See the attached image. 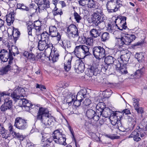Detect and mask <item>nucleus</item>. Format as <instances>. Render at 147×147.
<instances>
[{
    "mask_svg": "<svg viewBox=\"0 0 147 147\" xmlns=\"http://www.w3.org/2000/svg\"><path fill=\"white\" fill-rule=\"evenodd\" d=\"M37 47L38 49L40 51L45 50V53H47L48 50L50 53L49 59H51L53 62L57 61L58 59L59 56L58 51L55 49L53 48V45L50 42L46 40H39Z\"/></svg>",
    "mask_w": 147,
    "mask_h": 147,
    "instance_id": "1",
    "label": "nucleus"
},
{
    "mask_svg": "<svg viewBox=\"0 0 147 147\" xmlns=\"http://www.w3.org/2000/svg\"><path fill=\"white\" fill-rule=\"evenodd\" d=\"M38 111L36 113V119L42 123V125L45 126L49 125L51 124L52 119L53 117L49 113L48 109L46 107L40 106L37 105Z\"/></svg>",
    "mask_w": 147,
    "mask_h": 147,
    "instance_id": "2",
    "label": "nucleus"
},
{
    "mask_svg": "<svg viewBox=\"0 0 147 147\" xmlns=\"http://www.w3.org/2000/svg\"><path fill=\"white\" fill-rule=\"evenodd\" d=\"M10 93L7 91L0 92V103L3 102L4 103L0 108L1 111L11 110L12 107V100L9 97Z\"/></svg>",
    "mask_w": 147,
    "mask_h": 147,
    "instance_id": "3",
    "label": "nucleus"
},
{
    "mask_svg": "<svg viewBox=\"0 0 147 147\" xmlns=\"http://www.w3.org/2000/svg\"><path fill=\"white\" fill-rule=\"evenodd\" d=\"M79 33L78 28L74 24L70 25L67 28V34L70 39H75L78 37V41L82 43H85L86 38L84 36H79Z\"/></svg>",
    "mask_w": 147,
    "mask_h": 147,
    "instance_id": "4",
    "label": "nucleus"
},
{
    "mask_svg": "<svg viewBox=\"0 0 147 147\" xmlns=\"http://www.w3.org/2000/svg\"><path fill=\"white\" fill-rule=\"evenodd\" d=\"M90 47L84 45L76 46L74 52L79 59H83L86 56L91 55L89 51Z\"/></svg>",
    "mask_w": 147,
    "mask_h": 147,
    "instance_id": "5",
    "label": "nucleus"
},
{
    "mask_svg": "<svg viewBox=\"0 0 147 147\" xmlns=\"http://www.w3.org/2000/svg\"><path fill=\"white\" fill-rule=\"evenodd\" d=\"M102 13V10L98 9L97 11L92 15V17L88 19V22L92 23L94 26H98L99 24L103 22L105 20V18Z\"/></svg>",
    "mask_w": 147,
    "mask_h": 147,
    "instance_id": "6",
    "label": "nucleus"
},
{
    "mask_svg": "<svg viewBox=\"0 0 147 147\" xmlns=\"http://www.w3.org/2000/svg\"><path fill=\"white\" fill-rule=\"evenodd\" d=\"M122 6V2L120 0H108L106 5L107 11L109 13L116 12Z\"/></svg>",
    "mask_w": 147,
    "mask_h": 147,
    "instance_id": "7",
    "label": "nucleus"
},
{
    "mask_svg": "<svg viewBox=\"0 0 147 147\" xmlns=\"http://www.w3.org/2000/svg\"><path fill=\"white\" fill-rule=\"evenodd\" d=\"M53 137L55 143L65 146L67 144L66 135L62 129H57L55 130L53 133Z\"/></svg>",
    "mask_w": 147,
    "mask_h": 147,
    "instance_id": "8",
    "label": "nucleus"
},
{
    "mask_svg": "<svg viewBox=\"0 0 147 147\" xmlns=\"http://www.w3.org/2000/svg\"><path fill=\"white\" fill-rule=\"evenodd\" d=\"M0 58L3 62H6L8 61L9 62L11 60L13 62V58L10 49H9V52L4 49L1 50L0 52Z\"/></svg>",
    "mask_w": 147,
    "mask_h": 147,
    "instance_id": "9",
    "label": "nucleus"
},
{
    "mask_svg": "<svg viewBox=\"0 0 147 147\" xmlns=\"http://www.w3.org/2000/svg\"><path fill=\"white\" fill-rule=\"evenodd\" d=\"M92 53L94 57L98 59L104 57L105 55V49L100 46L94 47L92 49Z\"/></svg>",
    "mask_w": 147,
    "mask_h": 147,
    "instance_id": "10",
    "label": "nucleus"
},
{
    "mask_svg": "<svg viewBox=\"0 0 147 147\" xmlns=\"http://www.w3.org/2000/svg\"><path fill=\"white\" fill-rule=\"evenodd\" d=\"M14 126L18 129H24L28 126L27 120L20 117H17L15 119Z\"/></svg>",
    "mask_w": 147,
    "mask_h": 147,
    "instance_id": "11",
    "label": "nucleus"
},
{
    "mask_svg": "<svg viewBox=\"0 0 147 147\" xmlns=\"http://www.w3.org/2000/svg\"><path fill=\"white\" fill-rule=\"evenodd\" d=\"M127 18L125 16H121L120 18L117 17L115 20V23L116 24L117 28L122 30L126 29L127 28L126 25V20Z\"/></svg>",
    "mask_w": 147,
    "mask_h": 147,
    "instance_id": "12",
    "label": "nucleus"
},
{
    "mask_svg": "<svg viewBox=\"0 0 147 147\" xmlns=\"http://www.w3.org/2000/svg\"><path fill=\"white\" fill-rule=\"evenodd\" d=\"M136 38V36L134 35L125 34L124 36L119 39L121 42L120 44L122 45H129Z\"/></svg>",
    "mask_w": 147,
    "mask_h": 147,
    "instance_id": "13",
    "label": "nucleus"
},
{
    "mask_svg": "<svg viewBox=\"0 0 147 147\" xmlns=\"http://www.w3.org/2000/svg\"><path fill=\"white\" fill-rule=\"evenodd\" d=\"M49 30V35L52 37H55L57 41L59 42L61 40L62 34L58 32L55 26H50Z\"/></svg>",
    "mask_w": 147,
    "mask_h": 147,
    "instance_id": "14",
    "label": "nucleus"
},
{
    "mask_svg": "<svg viewBox=\"0 0 147 147\" xmlns=\"http://www.w3.org/2000/svg\"><path fill=\"white\" fill-rule=\"evenodd\" d=\"M86 115L88 118L92 119L95 121V123H91L92 125L96 126L97 125L96 123L99 120L100 117L98 115H97L96 112L92 109H88L87 111Z\"/></svg>",
    "mask_w": 147,
    "mask_h": 147,
    "instance_id": "15",
    "label": "nucleus"
},
{
    "mask_svg": "<svg viewBox=\"0 0 147 147\" xmlns=\"http://www.w3.org/2000/svg\"><path fill=\"white\" fill-rule=\"evenodd\" d=\"M38 6L39 10H42L50 7L49 0H35Z\"/></svg>",
    "mask_w": 147,
    "mask_h": 147,
    "instance_id": "16",
    "label": "nucleus"
},
{
    "mask_svg": "<svg viewBox=\"0 0 147 147\" xmlns=\"http://www.w3.org/2000/svg\"><path fill=\"white\" fill-rule=\"evenodd\" d=\"M89 77H92V76H97L99 74L100 70L98 69V66L95 64H93L92 65L89 66L88 69Z\"/></svg>",
    "mask_w": 147,
    "mask_h": 147,
    "instance_id": "17",
    "label": "nucleus"
},
{
    "mask_svg": "<svg viewBox=\"0 0 147 147\" xmlns=\"http://www.w3.org/2000/svg\"><path fill=\"white\" fill-rule=\"evenodd\" d=\"M74 68L77 73H82L84 70V63L81 59L76 60Z\"/></svg>",
    "mask_w": 147,
    "mask_h": 147,
    "instance_id": "18",
    "label": "nucleus"
},
{
    "mask_svg": "<svg viewBox=\"0 0 147 147\" xmlns=\"http://www.w3.org/2000/svg\"><path fill=\"white\" fill-rule=\"evenodd\" d=\"M15 65L16 64L13 62L11 60L9 61L8 65L2 67L0 70V75H3L7 74L8 72L12 69L13 66Z\"/></svg>",
    "mask_w": 147,
    "mask_h": 147,
    "instance_id": "19",
    "label": "nucleus"
},
{
    "mask_svg": "<svg viewBox=\"0 0 147 147\" xmlns=\"http://www.w3.org/2000/svg\"><path fill=\"white\" fill-rule=\"evenodd\" d=\"M18 105L21 107H27L30 109L33 108V105L28 100L25 98H21L19 100Z\"/></svg>",
    "mask_w": 147,
    "mask_h": 147,
    "instance_id": "20",
    "label": "nucleus"
},
{
    "mask_svg": "<svg viewBox=\"0 0 147 147\" xmlns=\"http://www.w3.org/2000/svg\"><path fill=\"white\" fill-rule=\"evenodd\" d=\"M116 64H114V67L118 72L122 74H126L127 73L126 70V65L120 64L119 61H116Z\"/></svg>",
    "mask_w": 147,
    "mask_h": 147,
    "instance_id": "21",
    "label": "nucleus"
},
{
    "mask_svg": "<svg viewBox=\"0 0 147 147\" xmlns=\"http://www.w3.org/2000/svg\"><path fill=\"white\" fill-rule=\"evenodd\" d=\"M101 111H100V115L105 118L110 117L112 115L113 113L114 112L110 108H104V107L101 109Z\"/></svg>",
    "mask_w": 147,
    "mask_h": 147,
    "instance_id": "22",
    "label": "nucleus"
},
{
    "mask_svg": "<svg viewBox=\"0 0 147 147\" xmlns=\"http://www.w3.org/2000/svg\"><path fill=\"white\" fill-rule=\"evenodd\" d=\"M130 57V54L129 53H126L125 54L121 55L119 60L120 64H123L124 65L128 63Z\"/></svg>",
    "mask_w": 147,
    "mask_h": 147,
    "instance_id": "23",
    "label": "nucleus"
},
{
    "mask_svg": "<svg viewBox=\"0 0 147 147\" xmlns=\"http://www.w3.org/2000/svg\"><path fill=\"white\" fill-rule=\"evenodd\" d=\"M6 21L7 25L8 26L11 25L14 20V15L13 12H11L6 16Z\"/></svg>",
    "mask_w": 147,
    "mask_h": 147,
    "instance_id": "24",
    "label": "nucleus"
},
{
    "mask_svg": "<svg viewBox=\"0 0 147 147\" xmlns=\"http://www.w3.org/2000/svg\"><path fill=\"white\" fill-rule=\"evenodd\" d=\"M117 60L113 57L109 55L107 56L105 58V64H113L114 65L115 64H116V62Z\"/></svg>",
    "mask_w": 147,
    "mask_h": 147,
    "instance_id": "25",
    "label": "nucleus"
},
{
    "mask_svg": "<svg viewBox=\"0 0 147 147\" xmlns=\"http://www.w3.org/2000/svg\"><path fill=\"white\" fill-rule=\"evenodd\" d=\"M75 95L71 93H69L67 96L66 101L69 105L71 104V102H73L76 98Z\"/></svg>",
    "mask_w": 147,
    "mask_h": 147,
    "instance_id": "26",
    "label": "nucleus"
},
{
    "mask_svg": "<svg viewBox=\"0 0 147 147\" xmlns=\"http://www.w3.org/2000/svg\"><path fill=\"white\" fill-rule=\"evenodd\" d=\"M112 64H105L101 68V70L102 72H106L108 71H112L113 67H112ZM113 67L114 66H113Z\"/></svg>",
    "mask_w": 147,
    "mask_h": 147,
    "instance_id": "27",
    "label": "nucleus"
},
{
    "mask_svg": "<svg viewBox=\"0 0 147 147\" xmlns=\"http://www.w3.org/2000/svg\"><path fill=\"white\" fill-rule=\"evenodd\" d=\"M139 133L137 131L134 130L129 135V138H133L135 141L137 142L141 140L140 138L139 137Z\"/></svg>",
    "mask_w": 147,
    "mask_h": 147,
    "instance_id": "28",
    "label": "nucleus"
},
{
    "mask_svg": "<svg viewBox=\"0 0 147 147\" xmlns=\"http://www.w3.org/2000/svg\"><path fill=\"white\" fill-rule=\"evenodd\" d=\"M20 34V32L18 31V29L13 28L12 36L15 42L18 39Z\"/></svg>",
    "mask_w": 147,
    "mask_h": 147,
    "instance_id": "29",
    "label": "nucleus"
},
{
    "mask_svg": "<svg viewBox=\"0 0 147 147\" xmlns=\"http://www.w3.org/2000/svg\"><path fill=\"white\" fill-rule=\"evenodd\" d=\"M72 57L71 56L66 62H65L64 64V68L66 71H68L71 69V61L72 60Z\"/></svg>",
    "mask_w": 147,
    "mask_h": 147,
    "instance_id": "30",
    "label": "nucleus"
},
{
    "mask_svg": "<svg viewBox=\"0 0 147 147\" xmlns=\"http://www.w3.org/2000/svg\"><path fill=\"white\" fill-rule=\"evenodd\" d=\"M101 31L100 30L92 29L90 31L91 36L94 38H96L100 35Z\"/></svg>",
    "mask_w": 147,
    "mask_h": 147,
    "instance_id": "31",
    "label": "nucleus"
},
{
    "mask_svg": "<svg viewBox=\"0 0 147 147\" xmlns=\"http://www.w3.org/2000/svg\"><path fill=\"white\" fill-rule=\"evenodd\" d=\"M39 24H40V22L39 21H35L34 22V24L33 25V28H34L36 31V34L39 35L40 33V31L41 30V26L39 25Z\"/></svg>",
    "mask_w": 147,
    "mask_h": 147,
    "instance_id": "32",
    "label": "nucleus"
},
{
    "mask_svg": "<svg viewBox=\"0 0 147 147\" xmlns=\"http://www.w3.org/2000/svg\"><path fill=\"white\" fill-rule=\"evenodd\" d=\"M96 1L93 0H88V1H87L86 7L90 9L96 8Z\"/></svg>",
    "mask_w": 147,
    "mask_h": 147,
    "instance_id": "33",
    "label": "nucleus"
},
{
    "mask_svg": "<svg viewBox=\"0 0 147 147\" xmlns=\"http://www.w3.org/2000/svg\"><path fill=\"white\" fill-rule=\"evenodd\" d=\"M49 34L46 31H44L40 34V40L50 42L49 37Z\"/></svg>",
    "mask_w": 147,
    "mask_h": 147,
    "instance_id": "34",
    "label": "nucleus"
},
{
    "mask_svg": "<svg viewBox=\"0 0 147 147\" xmlns=\"http://www.w3.org/2000/svg\"><path fill=\"white\" fill-rule=\"evenodd\" d=\"M83 99V98H78V97L76 96L75 100L73 102L74 105L76 108L80 106L81 102L82 101Z\"/></svg>",
    "mask_w": 147,
    "mask_h": 147,
    "instance_id": "35",
    "label": "nucleus"
},
{
    "mask_svg": "<svg viewBox=\"0 0 147 147\" xmlns=\"http://www.w3.org/2000/svg\"><path fill=\"white\" fill-rule=\"evenodd\" d=\"M86 89H82L79 92L77 95V96L78 97V98L81 97V98H85L86 97Z\"/></svg>",
    "mask_w": 147,
    "mask_h": 147,
    "instance_id": "36",
    "label": "nucleus"
},
{
    "mask_svg": "<svg viewBox=\"0 0 147 147\" xmlns=\"http://www.w3.org/2000/svg\"><path fill=\"white\" fill-rule=\"evenodd\" d=\"M25 54H28L27 58L30 60V61L33 62L35 61L36 59L35 55L32 53H29L27 52H25L24 55L26 56V55Z\"/></svg>",
    "mask_w": 147,
    "mask_h": 147,
    "instance_id": "37",
    "label": "nucleus"
},
{
    "mask_svg": "<svg viewBox=\"0 0 147 147\" xmlns=\"http://www.w3.org/2000/svg\"><path fill=\"white\" fill-rule=\"evenodd\" d=\"M17 8L18 9H21L24 11H28L29 10V8L23 3H17Z\"/></svg>",
    "mask_w": 147,
    "mask_h": 147,
    "instance_id": "38",
    "label": "nucleus"
},
{
    "mask_svg": "<svg viewBox=\"0 0 147 147\" xmlns=\"http://www.w3.org/2000/svg\"><path fill=\"white\" fill-rule=\"evenodd\" d=\"M135 57L139 62H142L144 60V57L142 53H136Z\"/></svg>",
    "mask_w": 147,
    "mask_h": 147,
    "instance_id": "39",
    "label": "nucleus"
},
{
    "mask_svg": "<svg viewBox=\"0 0 147 147\" xmlns=\"http://www.w3.org/2000/svg\"><path fill=\"white\" fill-rule=\"evenodd\" d=\"M109 34L108 32H104L102 33L101 36V40L105 42L108 40L109 38Z\"/></svg>",
    "mask_w": 147,
    "mask_h": 147,
    "instance_id": "40",
    "label": "nucleus"
},
{
    "mask_svg": "<svg viewBox=\"0 0 147 147\" xmlns=\"http://www.w3.org/2000/svg\"><path fill=\"white\" fill-rule=\"evenodd\" d=\"M53 13L54 16L58 15H59L61 16L63 13L61 9L57 8L56 6H55L54 10L53 11Z\"/></svg>",
    "mask_w": 147,
    "mask_h": 147,
    "instance_id": "41",
    "label": "nucleus"
},
{
    "mask_svg": "<svg viewBox=\"0 0 147 147\" xmlns=\"http://www.w3.org/2000/svg\"><path fill=\"white\" fill-rule=\"evenodd\" d=\"M32 24L28 25L27 27V31L28 33L29 38L32 37L33 36L32 33V30L34 26H33L32 23Z\"/></svg>",
    "mask_w": 147,
    "mask_h": 147,
    "instance_id": "42",
    "label": "nucleus"
},
{
    "mask_svg": "<svg viewBox=\"0 0 147 147\" xmlns=\"http://www.w3.org/2000/svg\"><path fill=\"white\" fill-rule=\"evenodd\" d=\"M18 90L16 89L11 94V96L13 98L19 100L20 98V95L18 93Z\"/></svg>",
    "mask_w": 147,
    "mask_h": 147,
    "instance_id": "43",
    "label": "nucleus"
},
{
    "mask_svg": "<svg viewBox=\"0 0 147 147\" xmlns=\"http://www.w3.org/2000/svg\"><path fill=\"white\" fill-rule=\"evenodd\" d=\"M16 90H17L19 94L20 95V97L24 96L25 92V90L21 87L18 86L17 88H15Z\"/></svg>",
    "mask_w": 147,
    "mask_h": 147,
    "instance_id": "44",
    "label": "nucleus"
},
{
    "mask_svg": "<svg viewBox=\"0 0 147 147\" xmlns=\"http://www.w3.org/2000/svg\"><path fill=\"white\" fill-rule=\"evenodd\" d=\"M52 141V139H44L41 140V144L43 146H45L48 145Z\"/></svg>",
    "mask_w": 147,
    "mask_h": 147,
    "instance_id": "45",
    "label": "nucleus"
},
{
    "mask_svg": "<svg viewBox=\"0 0 147 147\" xmlns=\"http://www.w3.org/2000/svg\"><path fill=\"white\" fill-rule=\"evenodd\" d=\"M117 29V28L116 24L115 25H113V24L109 25V27L108 28V29L109 31L110 32H114L115 30H116Z\"/></svg>",
    "mask_w": 147,
    "mask_h": 147,
    "instance_id": "46",
    "label": "nucleus"
},
{
    "mask_svg": "<svg viewBox=\"0 0 147 147\" xmlns=\"http://www.w3.org/2000/svg\"><path fill=\"white\" fill-rule=\"evenodd\" d=\"M74 18L77 23H80V20L82 19V17L76 11H74Z\"/></svg>",
    "mask_w": 147,
    "mask_h": 147,
    "instance_id": "47",
    "label": "nucleus"
},
{
    "mask_svg": "<svg viewBox=\"0 0 147 147\" xmlns=\"http://www.w3.org/2000/svg\"><path fill=\"white\" fill-rule=\"evenodd\" d=\"M93 41L91 37L87 38H86L85 43L87 45L92 46V45Z\"/></svg>",
    "mask_w": 147,
    "mask_h": 147,
    "instance_id": "48",
    "label": "nucleus"
},
{
    "mask_svg": "<svg viewBox=\"0 0 147 147\" xmlns=\"http://www.w3.org/2000/svg\"><path fill=\"white\" fill-rule=\"evenodd\" d=\"M41 135L42 136V139H52L50 138L49 134L46 133H41Z\"/></svg>",
    "mask_w": 147,
    "mask_h": 147,
    "instance_id": "49",
    "label": "nucleus"
},
{
    "mask_svg": "<svg viewBox=\"0 0 147 147\" xmlns=\"http://www.w3.org/2000/svg\"><path fill=\"white\" fill-rule=\"evenodd\" d=\"M117 114L114 112V113H113L112 115L110 116V120H116V121H119V120H118V119L117 118Z\"/></svg>",
    "mask_w": 147,
    "mask_h": 147,
    "instance_id": "50",
    "label": "nucleus"
},
{
    "mask_svg": "<svg viewBox=\"0 0 147 147\" xmlns=\"http://www.w3.org/2000/svg\"><path fill=\"white\" fill-rule=\"evenodd\" d=\"M134 109L138 114H142L144 113V109L142 107H139V106H138L137 107L135 108Z\"/></svg>",
    "mask_w": 147,
    "mask_h": 147,
    "instance_id": "51",
    "label": "nucleus"
},
{
    "mask_svg": "<svg viewBox=\"0 0 147 147\" xmlns=\"http://www.w3.org/2000/svg\"><path fill=\"white\" fill-rule=\"evenodd\" d=\"M68 129H69L71 133L72 136H73V137L74 138V141H75V146L76 147H77V142H76V140L75 139V138H74V131L73 129L71 128V126L69 125H68Z\"/></svg>",
    "mask_w": 147,
    "mask_h": 147,
    "instance_id": "52",
    "label": "nucleus"
},
{
    "mask_svg": "<svg viewBox=\"0 0 147 147\" xmlns=\"http://www.w3.org/2000/svg\"><path fill=\"white\" fill-rule=\"evenodd\" d=\"M1 134L3 138H5V139L7 138L8 137L10 136V134H9L8 131L4 130V132H2Z\"/></svg>",
    "mask_w": 147,
    "mask_h": 147,
    "instance_id": "53",
    "label": "nucleus"
},
{
    "mask_svg": "<svg viewBox=\"0 0 147 147\" xmlns=\"http://www.w3.org/2000/svg\"><path fill=\"white\" fill-rule=\"evenodd\" d=\"M14 49L12 48L11 51L12 54H13L14 56H15L16 54H19V52L18 48L16 47H14Z\"/></svg>",
    "mask_w": 147,
    "mask_h": 147,
    "instance_id": "54",
    "label": "nucleus"
},
{
    "mask_svg": "<svg viewBox=\"0 0 147 147\" xmlns=\"http://www.w3.org/2000/svg\"><path fill=\"white\" fill-rule=\"evenodd\" d=\"M65 43L66 44V47L67 48L70 47H71V45L69 42L67 41H63L62 42V46L64 48H66V45H65Z\"/></svg>",
    "mask_w": 147,
    "mask_h": 147,
    "instance_id": "55",
    "label": "nucleus"
},
{
    "mask_svg": "<svg viewBox=\"0 0 147 147\" xmlns=\"http://www.w3.org/2000/svg\"><path fill=\"white\" fill-rule=\"evenodd\" d=\"M9 134L11 135L12 137L14 138L16 132L13 130V127L12 126H10L9 127Z\"/></svg>",
    "mask_w": 147,
    "mask_h": 147,
    "instance_id": "56",
    "label": "nucleus"
},
{
    "mask_svg": "<svg viewBox=\"0 0 147 147\" xmlns=\"http://www.w3.org/2000/svg\"><path fill=\"white\" fill-rule=\"evenodd\" d=\"M87 1L88 0H80L79 1V3L80 5L82 6L86 7Z\"/></svg>",
    "mask_w": 147,
    "mask_h": 147,
    "instance_id": "57",
    "label": "nucleus"
},
{
    "mask_svg": "<svg viewBox=\"0 0 147 147\" xmlns=\"http://www.w3.org/2000/svg\"><path fill=\"white\" fill-rule=\"evenodd\" d=\"M133 105L134 106V108L139 106V105L138 102V100L134 98H133Z\"/></svg>",
    "mask_w": 147,
    "mask_h": 147,
    "instance_id": "58",
    "label": "nucleus"
},
{
    "mask_svg": "<svg viewBox=\"0 0 147 147\" xmlns=\"http://www.w3.org/2000/svg\"><path fill=\"white\" fill-rule=\"evenodd\" d=\"M144 44V41H139L137 43H136L132 45V47L135 48L137 46H141Z\"/></svg>",
    "mask_w": 147,
    "mask_h": 147,
    "instance_id": "59",
    "label": "nucleus"
},
{
    "mask_svg": "<svg viewBox=\"0 0 147 147\" xmlns=\"http://www.w3.org/2000/svg\"><path fill=\"white\" fill-rule=\"evenodd\" d=\"M91 103V101L89 98L86 99L83 102V104L85 106L89 105Z\"/></svg>",
    "mask_w": 147,
    "mask_h": 147,
    "instance_id": "60",
    "label": "nucleus"
},
{
    "mask_svg": "<svg viewBox=\"0 0 147 147\" xmlns=\"http://www.w3.org/2000/svg\"><path fill=\"white\" fill-rule=\"evenodd\" d=\"M111 121V123L113 125H117V126H118V125H120V121L119 120V121L115 120H110Z\"/></svg>",
    "mask_w": 147,
    "mask_h": 147,
    "instance_id": "61",
    "label": "nucleus"
},
{
    "mask_svg": "<svg viewBox=\"0 0 147 147\" xmlns=\"http://www.w3.org/2000/svg\"><path fill=\"white\" fill-rule=\"evenodd\" d=\"M129 120H130L131 122H132V127H134L136 123V119L135 118H133L131 117L129 118Z\"/></svg>",
    "mask_w": 147,
    "mask_h": 147,
    "instance_id": "62",
    "label": "nucleus"
},
{
    "mask_svg": "<svg viewBox=\"0 0 147 147\" xmlns=\"http://www.w3.org/2000/svg\"><path fill=\"white\" fill-rule=\"evenodd\" d=\"M36 88H40L41 90H42V89H46V88L44 86L41 84H36Z\"/></svg>",
    "mask_w": 147,
    "mask_h": 147,
    "instance_id": "63",
    "label": "nucleus"
},
{
    "mask_svg": "<svg viewBox=\"0 0 147 147\" xmlns=\"http://www.w3.org/2000/svg\"><path fill=\"white\" fill-rule=\"evenodd\" d=\"M117 126L118 127L120 131L122 132H124L125 131V129L122 126L121 123L120 125H118Z\"/></svg>",
    "mask_w": 147,
    "mask_h": 147,
    "instance_id": "64",
    "label": "nucleus"
}]
</instances>
